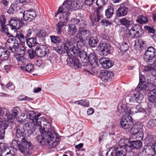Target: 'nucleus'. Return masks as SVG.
Segmentation results:
<instances>
[{
  "label": "nucleus",
  "mask_w": 156,
  "mask_h": 156,
  "mask_svg": "<svg viewBox=\"0 0 156 156\" xmlns=\"http://www.w3.org/2000/svg\"><path fill=\"white\" fill-rule=\"evenodd\" d=\"M20 111V109L18 107H14L11 110L12 113L7 115L8 118L9 120H12L16 118Z\"/></svg>",
  "instance_id": "26"
},
{
  "label": "nucleus",
  "mask_w": 156,
  "mask_h": 156,
  "mask_svg": "<svg viewBox=\"0 0 156 156\" xmlns=\"http://www.w3.org/2000/svg\"><path fill=\"white\" fill-rule=\"evenodd\" d=\"M144 151L148 156H156L154 153L155 151L154 148H153L150 145H145L144 146Z\"/></svg>",
  "instance_id": "24"
},
{
  "label": "nucleus",
  "mask_w": 156,
  "mask_h": 156,
  "mask_svg": "<svg viewBox=\"0 0 156 156\" xmlns=\"http://www.w3.org/2000/svg\"><path fill=\"white\" fill-rule=\"evenodd\" d=\"M27 50L24 47H22L20 49V52L17 53L18 55L16 58L17 61L19 62L22 63H24L25 62L26 59L24 57V55L25 54V51Z\"/></svg>",
  "instance_id": "29"
},
{
  "label": "nucleus",
  "mask_w": 156,
  "mask_h": 156,
  "mask_svg": "<svg viewBox=\"0 0 156 156\" xmlns=\"http://www.w3.org/2000/svg\"><path fill=\"white\" fill-rule=\"evenodd\" d=\"M9 27L12 30L15 31L21 27L20 24L21 23L19 19L16 17L11 18L9 22Z\"/></svg>",
  "instance_id": "12"
},
{
  "label": "nucleus",
  "mask_w": 156,
  "mask_h": 156,
  "mask_svg": "<svg viewBox=\"0 0 156 156\" xmlns=\"http://www.w3.org/2000/svg\"><path fill=\"white\" fill-rule=\"evenodd\" d=\"M0 156H14V154L11 153V151L7 147H4L2 150Z\"/></svg>",
  "instance_id": "36"
},
{
  "label": "nucleus",
  "mask_w": 156,
  "mask_h": 156,
  "mask_svg": "<svg viewBox=\"0 0 156 156\" xmlns=\"http://www.w3.org/2000/svg\"><path fill=\"white\" fill-rule=\"evenodd\" d=\"M140 91H138L136 94H134L136 99V101L138 103H140L141 102L143 99L144 98L143 94L140 93Z\"/></svg>",
  "instance_id": "46"
},
{
  "label": "nucleus",
  "mask_w": 156,
  "mask_h": 156,
  "mask_svg": "<svg viewBox=\"0 0 156 156\" xmlns=\"http://www.w3.org/2000/svg\"><path fill=\"white\" fill-rule=\"evenodd\" d=\"M113 76L114 74L112 72L107 71L101 72L100 73V75L101 80L105 82L108 81L109 80L111 79Z\"/></svg>",
  "instance_id": "16"
},
{
  "label": "nucleus",
  "mask_w": 156,
  "mask_h": 156,
  "mask_svg": "<svg viewBox=\"0 0 156 156\" xmlns=\"http://www.w3.org/2000/svg\"><path fill=\"white\" fill-rule=\"evenodd\" d=\"M144 33L143 30L141 28H140L139 30H136L135 38L140 37L144 34Z\"/></svg>",
  "instance_id": "56"
},
{
  "label": "nucleus",
  "mask_w": 156,
  "mask_h": 156,
  "mask_svg": "<svg viewBox=\"0 0 156 156\" xmlns=\"http://www.w3.org/2000/svg\"><path fill=\"white\" fill-rule=\"evenodd\" d=\"M83 5V0H68L59 7L55 16L59 15V19L61 22L66 23L69 19V10L78 9L82 7Z\"/></svg>",
  "instance_id": "2"
},
{
  "label": "nucleus",
  "mask_w": 156,
  "mask_h": 156,
  "mask_svg": "<svg viewBox=\"0 0 156 156\" xmlns=\"http://www.w3.org/2000/svg\"><path fill=\"white\" fill-rule=\"evenodd\" d=\"M43 125L37 127L41 133V135L37 136V140L42 144L47 142L51 147H55L59 143L57 133L55 132L54 128L51 126L50 123L43 121Z\"/></svg>",
  "instance_id": "1"
},
{
  "label": "nucleus",
  "mask_w": 156,
  "mask_h": 156,
  "mask_svg": "<svg viewBox=\"0 0 156 156\" xmlns=\"http://www.w3.org/2000/svg\"><path fill=\"white\" fill-rule=\"evenodd\" d=\"M51 42L54 43H59L62 41L61 38L55 36H51L50 37Z\"/></svg>",
  "instance_id": "47"
},
{
  "label": "nucleus",
  "mask_w": 156,
  "mask_h": 156,
  "mask_svg": "<svg viewBox=\"0 0 156 156\" xmlns=\"http://www.w3.org/2000/svg\"><path fill=\"white\" fill-rule=\"evenodd\" d=\"M120 24L128 27L132 25L133 23V22L128 20L126 18L121 19L119 20Z\"/></svg>",
  "instance_id": "40"
},
{
  "label": "nucleus",
  "mask_w": 156,
  "mask_h": 156,
  "mask_svg": "<svg viewBox=\"0 0 156 156\" xmlns=\"http://www.w3.org/2000/svg\"><path fill=\"white\" fill-rule=\"evenodd\" d=\"M71 22L77 25L79 28V30L85 28L87 25V21L81 19H79L76 18H73L71 19Z\"/></svg>",
  "instance_id": "17"
},
{
  "label": "nucleus",
  "mask_w": 156,
  "mask_h": 156,
  "mask_svg": "<svg viewBox=\"0 0 156 156\" xmlns=\"http://www.w3.org/2000/svg\"><path fill=\"white\" fill-rule=\"evenodd\" d=\"M79 33L76 36V37H79V39L80 40L84 39H87L89 37L90 33L89 30L84 29L79 30Z\"/></svg>",
  "instance_id": "19"
},
{
  "label": "nucleus",
  "mask_w": 156,
  "mask_h": 156,
  "mask_svg": "<svg viewBox=\"0 0 156 156\" xmlns=\"http://www.w3.org/2000/svg\"><path fill=\"white\" fill-rule=\"evenodd\" d=\"M156 50L152 47H149L146 50L144 56L145 60L148 63V64H153L154 61L155 62L153 59L154 58L156 55Z\"/></svg>",
  "instance_id": "8"
},
{
  "label": "nucleus",
  "mask_w": 156,
  "mask_h": 156,
  "mask_svg": "<svg viewBox=\"0 0 156 156\" xmlns=\"http://www.w3.org/2000/svg\"><path fill=\"white\" fill-rule=\"evenodd\" d=\"M144 44V41L141 40H136L134 45L135 48L136 49H140L143 47Z\"/></svg>",
  "instance_id": "45"
},
{
  "label": "nucleus",
  "mask_w": 156,
  "mask_h": 156,
  "mask_svg": "<svg viewBox=\"0 0 156 156\" xmlns=\"http://www.w3.org/2000/svg\"><path fill=\"white\" fill-rule=\"evenodd\" d=\"M144 28L146 30H147L149 32L153 34L155 33V30L151 27L148 26H145L144 27Z\"/></svg>",
  "instance_id": "59"
},
{
  "label": "nucleus",
  "mask_w": 156,
  "mask_h": 156,
  "mask_svg": "<svg viewBox=\"0 0 156 156\" xmlns=\"http://www.w3.org/2000/svg\"><path fill=\"white\" fill-rule=\"evenodd\" d=\"M153 140V137L151 135L148 136L145 139V141L147 144H150Z\"/></svg>",
  "instance_id": "61"
},
{
  "label": "nucleus",
  "mask_w": 156,
  "mask_h": 156,
  "mask_svg": "<svg viewBox=\"0 0 156 156\" xmlns=\"http://www.w3.org/2000/svg\"><path fill=\"white\" fill-rule=\"evenodd\" d=\"M9 52L5 49L0 48V61L7 60L9 57Z\"/></svg>",
  "instance_id": "28"
},
{
  "label": "nucleus",
  "mask_w": 156,
  "mask_h": 156,
  "mask_svg": "<svg viewBox=\"0 0 156 156\" xmlns=\"http://www.w3.org/2000/svg\"><path fill=\"white\" fill-rule=\"evenodd\" d=\"M85 46L84 45V41H80L77 42L76 44V48L77 50H83Z\"/></svg>",
  "instance_id": "48"
},
{
  "label": "nucleus",
  "mask_w": 156,
  "mask_h": 156,
  "mask_svg": "<svg viewBox=\"0 0 156 156\" xmlns=\"http://www.w3.org/2000/svg\"><path fill=\"white\" fill-rule=\"evenodd\" d=\"M47 35V34L44 30H40L37 33L36 37L40 38L45 37Z\"/></svg>",
  "instance_id": "49"
},
{
  "label": "nucleus",
  "mask_w": 156,
  "mask_h": 156,
  "mask_svg": "<svg viewBox=\"0 0 156 156\" xmlns=\"http://www.w3.org/2000/svg\"><path fill=\"white\" fill-rule=\"evenodd\" d=\"M33 31V29L32 28H28L25 31V34L26 37H30Z\"/></svg>",
  "instance_id": "62"
},
{
  "label": "nucleus",
  "mask_w": 156,
  "mask_h": 156,
  "mask_svg": "<svg viewBox=\"0 0 156 156\" xmlns=\"http://www.w3.org/2000/svg\"><path fill=\"white\" fill-rule=\"evenodd\" d=\"M40 115V113L37 115L34 111H30L27 113V116L31 122L26 123L25 125V127L29 128V130L30 131L31 133H33L39 126L43 125V121L49 123L48 120L44 118H38Z\"/></svg>",
  "instance_id": "3"
},
{
  "label": "nucleus",
  "mask_w": 156,
  "mask_h": 156,
  "mask_svg": "<svg viewBox=\"0 0 156 156\" xmlns=\"http://www.w3.org/2000/svg\"><path fill=\"white\" fill-rule=\"evenodd\" d=\"M101 22L102 23V25L105 27H107L111 24V23L110 22L105 19L103 20Z\"/></svg>",
  "instance_id": "64"
},
{
  "label": "nucleus",
  "mask_w": 156,
  "mask_h": 156,
  "mask_svg": "<svg viewBox=\"0 0 156 156\" xmlns=\"http://www.w3.org/2000/svg\"><path fill=\"white\" fill-rule=\"evenodd\" d=\"M99 45V49L101 53V54H103V55L104 56L107 55L111 49V46L110 44L104 41H101Z\"/></svg>",
  "instance_id": "14"
},
{
  "label": "nucleus",
  "mask_w": 156,
  "mask_h": 156,
  "mask_svg": "<svg viewBox=\"0 0 156 156\" xmlns=\"http://www.w3.org/2000/svg\"><path fill=\"white\" fill-rule=\"evenodd\" d=\"M16 130V135L18 138H20L21 137L25 138L24 137L25 131L23 127L20 126H17Z\"/></svg>",
  "instance_id": "33"
},
{
  "label": "nucleus",
  "mask_w": 156,
  "mask_h": 156,
  "mask_svg": "<svg viewBox=\"0 0 156 156\" xmlns=\"http://www.w3.org/2000/svg\"><path fill=\"white\" fill-rule=\"evenodd\" d=\"M119 48L121 52H124L127 50L129 48L127 44L125 42H123L120 44Z\"/></svg>",
  "instance_id": "50"
},
{
  "label": "nucleus",
  "mask_w": 156,
  "mask_h": 156,
  "mask_svg": "<svg viewBox=\"0 0 156 156\" xmlns=\"http://www.w3.org/2000/svg\"><path fill=\"white\" fill-rule=\"evenodd\" d=\"M107 2L104 0H97L96 4L99 7L97 8L96 11V15H93L90 17L92 25H94V23L99 22L102 18V16L100 13V9L102 6L105 5Z\"/></svg>",
  "instance_id": "7"
},
{
  "label": "nucleus",
  "mask_w": 156,
  "mask_h": 156,
  "mask_svg": "<svg viewBox=\"0 0 156 156\" xmlns=\"http://www.w3.org/2000/svg\"><path fill=\"white\" fill-rule=\"evenodd\" d=\"M77 28L74 24H70L68 26V34L71 36H74L76 34Z\"/></svg>",
  "instance_id": "30"
},
{
  "label": "nucleus",
  "mask_w": 156,
  "mask_h": 156,
  "mask_svg": "<svg viewBox=\"0 0 156 156\" xmlns=\"http://www.w3.org/2000/svg\"><path fill=\"white\" fill-rule=\"evenodd\" d=\"M147 126L148 127L150 128L156 126V119H153L150 120L148 122Z\"/></svg>",
  "instance_id": "51"
},
{
  "label": "nucleus",
  "mask_w": 156,
  "mask_h": 156,
  "mask_svg": "<svg viewBox=\"0 0 156 156\" xmlns=\"http://www.w3.org/2000/svg\"><path fill=\"white\" fill-rule=\"evenodd\" d=\"M35 38H31L27 39L26 41L27 44L30 48L34 47L37 44Z\"/></svg>",
  "instance_id": "39"
},
{
  "label": "nucleus",
  "mask_w": 156,
  "mask_h": 156,
  "mask_svg": "<svg viewBox=\"0 0 156 156\" xmlns=\"http://www.w3.org/2000/svg\"><path fill=\"white\" fill-rule=\"evenodd\" d=\"M143 131V126L141 125H135L129 130V132L132 134L131 138L133 140H141L144 136Z\"/></svg>",
  "instance_id": "5"
},
{
  "label": "nucleus",
  "mask_w": 156,
  "mask_h": 156,
  "mask_svg": "<svg viewBox=\"0 0 156 156\" xmlns=\"http://www.w3.org/2000/svg\"><path fill=\"white\" fill-rule=\"evenodd\" d=\"M10 38L7 41L6 44L7 47L9 46V45H12L15 43L14 41H16L15 39V38L12 35V36L9 37Z\"/></svg>",
  "instance_id": "53"
},
{
  "label": "nucleus",
  "mask_w": 156,
  "mask_h": 156,
  "mask_svg": "<svg viewBox=\"0 0 156 156\" xmlns=\"http://www.w3.org/2000/svg\"><path fill=\"white\" fill-rule=\"evenodd\" d=\"M77 50L75 48L69 49L66 53L67 55L70 58H68L67 59V64L75 69L81 68V65L79 59L75 56L77 55Z\"/></svg>",
  "instance_id": "4"
},
{
  "label": "nucleus",
  "mask_w": 156,
  "mask_h": 156,
  "mask_svg": "<svg viewBox=\"0 0 156 156\" xmlns=\"http://www.w3.org/2000/svg\"><path fill=\"white\" fill-rule=\"evenodd\" d=\"M78 105H80L82 106L89 107V103L88 101H86L84 100H80V102L79 103Z\"/></svg>",
  "instance_id": "55"
},
{
  "label": "nucleus",
  "mask_w": 156,
  "mask_h": 156,
  "mask_svg": "<svg viewBox=\"0 0 156 156\" xmlns=\"http://www.w3.org/2000/svg\"><path fill=\"white\" fill-rule=\"evenodd\" d=\"M127 4L126 3H124L116 11V15L118 17L123 16L126 15L128 8L126 6Z\"/></svg>",
  "instance_id": "20"
},
{
  "label": "nucleus",
  "mask_w": 156,
  "mask_h": 156,
  "mask_svg": "<svg viewBox=\"0 0 156 156\" xmlns=\"http://www.w3.org/2000/svg\"><path fill=\"white\" fill-rule=\"evenodd\" d=\"M116 156H126L127 153V148L124 147H115L114 148Z\"/></svg>",
  "instance_id": "23"
},
{
  "label": "nucleus",
  "mask_w": 156,
  "mask_h": 156,
  "mask_svg": "<svg viewBox=\"0 0 156 156\" xmlns=\"http://www.w3.org/2000/svg\"><path fill=\"white\" fill-rule=\"evenodd\" d=\"M98 40L95 37H92L89 39L88 42L89 46L91 47H95L97 44Z\"/></svg>",
  "instance_id": "41"
},
{
  "label": "nucleus",
  "mask_w": 156,
  "mask_h": 156,
  "mask_svg": "<svg viewBox=\"0 0 156 156\" xmlns=\"http://www.w3.org/2000/svg\"><path fill=\"white\" fill-rule=\"evenodd\" d=\"M28 52L31 59L33 58L35 56V55H36V53H35V51H34L32 49H29L28 51Z\"/></svg>",
  "instance_id": "58"
},
{
  "label": "nucleus",
  "mask_w": 156,
  "mask_h": 156,
  "mask_svg": "<svg viewBox=\"0 0 156 156\" xmlns=\"http://www.w3.org/2000/svg\"><path fill=\"white\" fill-rule=\"evenodd\" d=\"M136 21L138 23L140 24H143L147 23L148 20L147 17L142 15L139 16L137 17Z\"/></svg>",
  "instance_id": "42"
},
{
  "label": "nucleus",
  "mask_w": 156,
  "mask_h": 156,
  "mask_svg": "<svg viewBox=\"0 0 156 156\" xmlns=\"http://www.w3.org/2000/svg\"><path fill=\"white\" fill-rule=\"evenodd\" d=\"M16 38L18 39L22 43H25L27 39L26 37L24 36L23 32L22 30H20L17 33Z\"/></svg>",
  "instance_id": "35"
},
{
  "label": "nucleus",
  "mask_w": 156,
  "mask_h": 156,
  "mask_svg": "<svg viewBox=\"0 0 156 156\" xmlns=\"http://www.w3.org/2000/svg\"><path fill=\"white\" fill-rule=\"evenodd\" d=\"M120 126L123 129L129 128L133 124V119L128 114H125L121 118Z\"/></svg>",
  "instance_id": "9"
},
{
  "label": "nucleus",
  "mask_w": 156,
  "mask_h": 156,
  "mask_svg": "<svg viewBox=\"0 0 156 156\" xmlns=\"http://www.w3.org/2000/svg\"><path fill=\"white\" fill-rule=\"evenodd\" d=\"M22 144L16 140L13 141V142L17 143V147L21 153H23L27 149L30 150L32 148V145L29 142L27 141L24 138L22 139Z\"/></svg>",
  "instance_id": "10"
},
{
  "label": "nucleus",
  "mask_w": 156,
  "mask_h": 156,
  "mask_svg": "<svg viewBox=\"0 0 156 156\" xmlns=\"http://www.w3.org/2000/svg\"><path fill=\"white\" fill-rule=\"evenodd\" d=\"M121 112L122 113H126V114H128L129 113L130 114H134L135 113L137 112V110L136 109V107H133L131 108L128 111V109L127 108H125V106L124 105H122L121 106Z\"/></svg>",
  "instance_id": "25"
},
{
  "label": "nucleus",
  "mask_w": 156,
  "mask_h": 156,
  "mask_svg": "<svg viewBox=\"0 0 156 156\" xmlns=\"http://www.w3.org/2000/svg\"><path fill=\"white\" fill-rule=\"evenodd\" d=\"M7 48L12 52L17 53L20 52V49H21V48H20L18 43L16 42V41H15L12 45H9V46L7 47Z\"/></svg>",
  "instance_id": "27"
},
{
  "label": "nucleus",
  "mask_w": 156,
  "mask_h": 156,
  "mask_svg": "<svg viewBox=\"0 0 156 156\" xmlns=\"http://www.w3.org/2000/svg\"><path fill=\"white\" fill-rule=\"evenodd\" d=\"M139 79V83L135 89L137 91L145 90L147 87V86L144 84L145 80L144 76L142 75H140Z\"/></svg>",
  "instance_id": "21"
},
{
  "label": "nucleus",
  "mask_w": 156,
  "mask_h": 156,
  "mask_svg": "<svg viewBox=\"0 0 156 156\" xmlns=\"http://www.w3.org/2000/svg\"><path fill=\"white\" fill-rule=\"evenodd\" d=\"M114 13V9L111 6L108 7L107 9L105 12V14L106 17L108 18H110L111 17Z\"/></svg>",
  "instance_id": "43"
},
{
  "label": "nucleus",
  "mask_w": 156,
  "mask_h": 156,
  "mask_svg": "<svg viewBox=\"0 0 156 156\" xmlns=\"http://www.w3.org/2000/svg\"><path fill=\"white\" fill-rule=\"evenodd\" d=\"M148 100L150 102L153 103L156 100V96L153 94H150V93H149L148 94Z\"/></svg>",
  "instance_id": "54"
},
{
  "label": "nucleus",
  "mask_w": 156,
  "mask_h": 156,
  "mask_svg": "<svg viewBox=\"0 0 156 156\" xmlns=\"http://www.w3.org/2000/svg\"><path fill=\"white\" fill-rule=\"evenodd\" d=\"M142 146V143L141 140H136L130 141L129 147H132L136 149H139L141 148Z\"/></svg>",
  "instance_id": "31"
},
{
  "label": "nucleus",
  "mask_w": 156,
  "mask_h": 156,
  "mask_svg": "<svg viewBox=\"0 0 156 156\" xmlns=\"http://www.w3.org/2000/svg\"><path fill=\"white\" fill-rule=\"evenodd\" d=\"M106 156H116L114 149L112 150H109L106 153Z\"/></svg>",
  "instance_id": "60"
},
{
  "label": "nucleus",
  "mask_w": 156,
  "mask_h": 156,
  "mask_svg": "<svg viewBox=\"0 0 156 156\" xmlns=\"http://www.w3.org/2000/svg\"><path fill=\"white\" fill-rule=\"evenodd\" d=\"M135 27H132L131 29L129 30L128 34L130 37L135 38L136 30Z\"/></svg>",
  "instance_id": "52"
},
{
  "label": "nucleus",
  "mask_w": 156,
  "mask_h": 156,
  "mask_svg": "<svg viewBox=\"0 0 156 156\" xmlns=\"http://www.w3.org/2000/svg\"><path fill=\"white\" fill-rule=\"evenodd\" d=\"M49 50L47 47L44 45H41L37 46L35 48V53L38 57H43L49 53Z\"/></svg>",
  "instance_id": "11"
},
{
  "label": "nucleus",
  "mask_w": 156,
  "mask_h": 156,
  "mask_svg": "<svg viewBox=\"0 0 156 156\" xmlns=\"http://www.w3.org/2000/svg\"><path fill=\"white\" fill-rule=\"evenodd\" d=\"M53 49L55 50L58 53L61 54L62 52L63 46L60 45H57L56 47H54L53 48Z\"/></svg>",
  "instance_id": "57"
},
{
  "label": "nucleus",
  "mask_w": 156,
  "mask_h": 156,
  "mask_svg": "<svg viewBox=\"0 0 156 156\" xmlns=\"http://www.w3.org/2000/svg\"><path fill=\"white\" fill-rule=\"evenodd\" d=\"M87 63L89 62L92 67H95L98 65V60L94 53L90 54L87 58Z\"/></svg>",
  "instance_id": "15"
},
{
  "label": "nucleus",
  "mask_w": 156,
  "mask_h": 156,
  "mask_svg": "<svg viewBox=\"0 0 156 156\" xmlns=\"http://www.w3.org/2000/svg\"><path fill=\"white\" fill-rule=\"evenodd\" d=\"M2 31L5 33L7 36L9 37L12 36V34L9 33V30L11 29L9 27V24H7L6 25H4L2 26Z\"/></svg>",
  "instance_id": "44"
},
{
  "label": "nucleus",
  "mask_w": 156,
  "mask_h": 156,
  "mask_svg": "<svg viewBox=\"0 0 156 156\" xmlns=\"http://www.w3.org/2000/svg\"><path fill=\"white\" fill-rule=\"evenodd\" d=\"M8 127L7 123H5L3 120L0 118V139H3L5 137V129Z\"/></svg>",
  "instance_id": "22"
},
{
  "label": "nucleus",
  "mask_w": 156,
  "mask_h": 156,
  "mask_svg": "<svg viewBox=\"0 0 156 156\" xmlns=\"http://www.w3.org/2000/svg\"><path fill=\"white\" fill-rule=\"evenodd\" d=\"M65 23L62 22H60L56 25V29L58 34H60L65 29V26H66Z\"/></svg>",
  "instance_id": "34"
},
{
  "label": "nucleus",
  "mask_w": 156,
  "mask_h": 156,
  "mask_svg": "<svg viewBox=\"0 0 156 156\" xmlns=\"http://www.w3.org/2000/svg\"><path fill=\"white\" fill-rule=\"evenodd\" d=\"M100 63L103 67L105 69H108L112 67L114 65L112 61L109 59L101 58L99 60Z\"/></svg>",
  "instance_id": "18"
},
{
  "label": "nucleus",
  "mask_w": 156,
  "mask_h": 156,
  "mask_svg": "<svg viewBox=\"0 0 156 156\" xmlns=\"http://www.w3.org/2000/svg\"><path fill=\"white\" fill-rule=\"evenodd\" d=\"M23 15L25 20L31 21L36 17V14L34 10L30 9L25 11L23 13Z\"/></svg>",
  "instance_id": "13"
},
{
  "label": "nucleus",
  "mask_w": 156,
  "mask_h": 156,
  "mask_svg": "<svg viewBox=\"0 0 156 156\" xmlns=\"http://www.w3.org/2000/svg\"><path fill=\"white\" fill-rule=\"evenodd\" d=\"M6 21V20L5 16H1L0 17V22L2 26L5 25Z\"/></svg>",
  "instance_id": "63"
},
{
  "label": "nucleus",
  "mask_w": 156,
  "mask_h": 156,
  "mask_svg": "<svg viewBox=\"0 0 156 156\" xmlns=\"http://www.w3.org/2000/svg\"><path fill=\"white\" fill-rule=\"evenodd\" d=\"M144 69L150 74L147 77L148 82L156 83V62L154 61L153 64L144 66Z\"/></svg>",
  "instance_id": "6"
},
{
  "label": "nucleus",
  "mask_w": 156,
  "mask_h": 156,
  "mask_svg": "<svg viewBox=\"0 0 156 156\" xmlns=\"http://www.w3.org/2000/svg\"><path fill=\"white\" fill-rule=\"evenodd\" d=\"M34 66L31 63L26 65L25 66H21L22 69L28 72H33L34 71Z\"/></svg>",
  "instance_id": "38"
},
{
  "label": "nucleus",
  "mask_w": 156,
  "mask_h": 156,
  "mask_svg": "<svg viewBox=\"0 0 156 156\" xmlns=\"http://www.w3.org/2000/svg\"><path fill=\"white\" fill-rule=\"evenodd\" d=\"M130 143V141L128 139L125 138L121 139L119 142V147H124L126 148L127 146L129 147Z\"/></svg>",
  "instance_id": "37"
},
{
  "label": "nucleus",
  "mask_w": 156,
  "mask_h": 156,
  "mask_svg": "<svg viewBox=\"0 0 156 156\" xmlns=\"http://www.w3.org/2000/svg\"><path fill=\"white\" fill-rule=\"evenodd\" d=\"M77 55L81 59L82 62L84 63H87V56L86 55V53L83 50H77Z\"/></svg>",
  "instance_id": "32"
}]
</instances>
